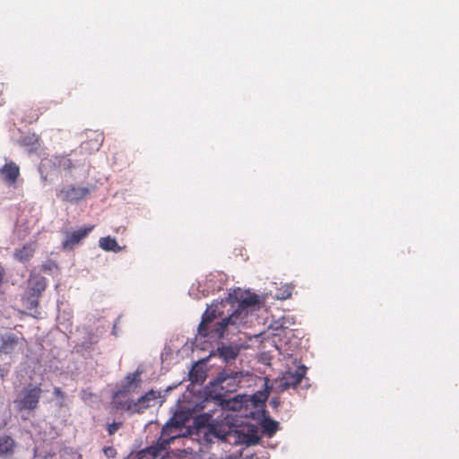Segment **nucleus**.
I'll return each instance as SVG.
<instances>
[{"instance_id":"f257e3e1","label":"nucleus","mask_w":459,"mask_h":459,"mask_svg":"<svg viewBox=\"0 0 459 459\" xmlns=\"http://www.w3.org/2000/svg\"><path fill=\"white\" fill-rule=\"evenodd\" d=\"M259 303L255 294L245 293L241 289L229 292L221 302L212 303L203 314L198 334L209 340L228 338L247 323L249 308Z\"/></svg>"},{"instance_id":"f03ea898","label":"nucleus","mask_w":459,"mask_h":459,"mask_svg":"<svg viewBox=\"0 0 459 459\" xmlns=\"http://www.w3.org/2000/svg\"><path fill=\"white\" fill-rule=\"evenodd\" d=\"M42 389L39 385L29 384L22 388L13 400L14 407L19 411H31L38 407Z\"/></svg>"},{"instance_id":"7ed1b4c3","label":"nucleus","mask_w":459,"mask_h":459,"mask_svg":"<svg viewBox=\"0 0 459 459\" xmlns=\"http://www.w3.org/2000/svg\"><path fill=\"white\" fill-rule=\"evenodd\" d=\"M225 275L221 273H211L203 281H198L195 286L193 284L189 290V294L195 299H200L199 292L202 296H207L210 292L220 290L224 284Z\"/></svg>"},{"instance_id":"20e7f679","label":"nucleus","mask_w":459,"mask_h":459,"mask_svg":"<svg viewBox=\"0 0 459 459\" xmlns=\"http://www.w3.org/2000/svg\"><path fill=\"white\" fill-rule=\"evenodd\" d=\"M198 435L202 437V441L199 444V451L202 453H208L215 443L220 446L226 439V433L216 424H209L206 427L199 428Z\"/></svg>"},{"instance_id":"39448f33","label":"nucleus","mask_w":459,"mask_h":459,"mask_svg":"<svg viewBox=\"0 0 459 459\" xmlns=\"http://www.w3.org/2000/svg\"><path fill=\"white\" fill-rule=\"evenodd\" d=\"M187 420L183 411L176 412L162 427L160 438L163 444L169 445L172 441L180 437L179 429L183 427Z\"/></svg>"},{"instance_id":"423d86ee","label":"nucleus","mask_w":459,"mask_h":459,"mask_svg":"<svg viewBox=\"0 0 459 459\" xmlns=\"http://www.w3.org/2000/svg\"><path fill=\"white\" fill-rule=\"evenodd\" d=\"M307 368L304 365L289 368L277 381L278 388L281 391L295 387L299 385L306 374Z\"/></svg>"},{"instance_id":"0eeeda50","label":"nucleus","mask_w":459,"mask_h":459,"mask_svg":"<svg viewBox=\"0 0 459 459\" xmlns=\"http://www.w3.org/2000/svg\"><path fill=\"white\" fill-rule=\"evenodd\" d=\"M25 340L13 333H6L1 336L0 355L10 357L18 354L23 350Z\"/></svg>"},{"instance_id":"6e6552de","label":"nucleus","mask_w":459,"mask_h":459,"mask_svg":"<svg viewBox=\"0 0 459 459\" xmlns=\"http://www.w3.org/2000/svg\"><path fill=\"white\" fill-rule=\"evenodd\" d=\"M143 370L137 368L134 372L126 375L125 379L118 385L117 390L115 393L116 396L126 395L131 393H134L140 388L142 384L141 375Z\"/></svg>"},{"instance_id":"1a4fd4ad","label":"nucleus","mask_w":459,"mask_h":459,"mask_svg":"<svg viewBox=\"0 0 459 459\" xmlns=\"http://www.w3.org/2000/svg\"><path fill=\"white\" fill-rule=\"evenodd\" d=\"M93 229V226H83L73 232H66L65 238L62 242L63 248L65 250L73 249Z\"/></svg>"},{"instance_id":"9d476101","label":"nucleus","mask_w":459,"mask_h":459,"mask_svg":"<svg viewBox=\"0 0 459 459\" xmlns=\"http://www.w3.org/2000/svg\"><path fill=\"white\" fill-rule=\"evenodd\" d=\"M168 444H163L161 438H159L158 443L141 450L136 459H162L168 454Z\"/></svg>"},{"instance_id":"9b49d317","label":"nucleus","mask_w":459,"mask_h":459,"mask_svg":"<svg viewBox=\"0 0 459 459\" xmlns=\"http://www.w3.org/2000/svg\"><path fill=\"white\" fill-rule=\"evenodd\" d=\"M158 398V394L153 390H150L138 397L132 404L129 403L128 409L134 412H140L143 410L152 406Z\"/></svg>"},{"instance_id":"f8f14e48","label":"nucleus","mask_w":459,"mask_h":459,"mask_svg":"<svg viewBox=\"0 0 459 459\" xmlns=\"http://www.w3.org/2000/svg\"><path fill=\"white\" fill-rule=\"evenodd\" d=\"M19 176H20V168L13 161L6 162L0 169V178L3 182H4L8 186L15 185Z\"/></svg>"},{"instance_id":"ddd939ff","label":"nucleus","mask_w":459,"mask_h":459,"mask_svg":"<svg viewBox=\"0 0 459 459\" xmlns=\"http://www.w3.org/2000/svg\"><path fill=\"white\" fill-rule=\"evenodd\" d=\"M240 349L241 345L235 342H231L229 344L221 343L217 348V354L223 361L230 362L237 358Z\"/></svg>"},{"instance_id":"4468645a","label":"nucleus","mask_w":459,"mask_h":459,"mask_svg":"<svg viewBox=\"0 0 459 459\" xmlns=\"http://www.w3.org/2000/svg\"><path fill=\"white\" fill-rule=\"evenodd\" d=\"M89 190L85 187L68 186L61 190L59 197L66 201H81L87 198Z\"/></svg>"},{"instance_id":"2eb2a0df","label":"nucleus","mask_w":459,"mask_h":459,"mask_svg":"<svg viewBox=\"0 0 459 459\" xmlns=\"http://www.w3.org/2000/svg\"><path fill=\"white\" fill-rule=\"evenodd\" d=\"M42 166H53L57 169L69 170L74 167L72 160L67 155H53L42 162Z\"/></svg>"},{"instance_id":"dca6fc26","label":"nucleus","mask_w":459,"mask_h":459,"mask_svg":"<svg viewBox=\"0 0 459 459\" xmlns=\"http://www.w3.org/2000/svg\"><path fill=\"white\" fill-rule=\"evenodd\" d=\"M47 282L45 277L31 273L28 281L27 291L29 293L40 296V294L45 290Z\"/></svg>"},{"instance_id":"f3484780","label":"nucleus","mask_w":459,"mask_h":459,"mask_svg":"<svg viewBox=\"0 0 459 459\" xmlns=\"http://www.w3.org/2000/svg\"><path fill=\"white\" fill-rule=\"evenodd\" d=\"M219 404L225 410L237 411H239L244 403L247 402L245 396L236 395L233 398L230 399H221L218 398Z\"/></svg>"},{"instance_id":"a211bd4d","label":"nucleus","mask_w":459,"mask_h":459,"mask_svg":"<svg viewBox=\"0 0 459 459\" xmlns=\"http://www.w3.org/2000/svg\"><path fill=\"white\" fill-rule=\"evenodd\" d=\"M39 296L29 293L26 291V293L23 295L22 300L23 307L28 309L29 311L32 312L34 311L35 314H33L34 317H37L39 313L37 311V307L39 304Z\"/></svg>"},{"instance_id":"6ab92c4d","label":"nucleus","mask_w":459,"mask_h":459,"mask_svg":"<svg viewBox=\"0 0 459 459\" xmlns=\"http://www.w3.org/2000/svg\"><path fill=\"white\" fill-rule=\"evenodd\" d=\"M14 441L8 436L0 437V457H9L13 454Z\"/></svg>"},{"instance_id":"aec40b11","label":"nucleus","mask_w":459,"mask_h":459,"mask_svg":"<svg viewBox=\"0 0 459 459\" xmlns=\"http://www.w3.org/2000/svg\"><path fill=\"white\" fill-rule=\"evenodd\" d=\"M99 246L101 249L108 252L118 253L122 250V247L117 244L116 238L109 236L100 238L99 240Z\"/></svg>"},{"instance_id":"412c9836","label":"nucleus","mask_w":459,"mask_h":459,"mask_svg":"<svg viewBox=\"0 0 459 459\" xmlns=\"http://www.w3.org/2000/svg\"><path fill=\"white\" fill-rule=\"evenodd\" d=\"M261 427L263 432L269 437H272L279 429V422L271 418H264L261 421Z\"/></svg>"},{"instance_id":"4be33fe9","label":"nucleus","mask_w":459,"mask_h":459,"mask_svg":"<svg viewBox=\"0 0 459 459\" xmlns=\"http://www.w3.org/2000/svg\"><path fill=\"white\" fill-rule=\"evenodd\" d=\"M56 320L58 327L62 331H68L72 327V314L70 311H60Z\"/></svg>"},{"instance_id":"5701e85b","label":"nucleus","mask_w":459,"mask_h":459,"mask_svg":"<svg viewBox=\"0 0 459 459\" xmlns=\"http://www.w3.org/2000/svg\"><path fill=\"white\" fill-rule=\"evenodd\" d=\"M34 247L32 244H26L22 248L16 250L14 255L15 258L22 262H27L33 255Z\"/></svg>"},{"instance_id":"b1692460","label":"nucleus","mask_w":459,"mask_h":459,"mask_svg":"<svg viewBox=\"0 0 459 459\" xmlns=\"http://www.w3.org/2000/svg\"><path fill=\"white\" fill-rule=\"evenodd\" d=\"M189 379L192 383L203 384L205 379V374L203 370L194 367L189 372Z\"/></svg>"},{"instance_id":"393cba45","label":"nucleus","mask_w":459,"mask_h":459,"mask_svg":"<svg viewBox=\"0 0 459 459\" xmlns=\"http://www.w3.org/2000/svg\"><path fill=\"white\" fill-rule=\"evenodd\" d=\"M291 324V319L289 316H282L272 325V328L273 330L288 329Z\"/></svg>"},{"instance_id":"a878e982","label":"nucleus","mask_w":459,"mask_h":459,"mask_svg":"<svg viewBox=\"0 0 459 459\" xmlns=\"http://www.w3.org/2000/svg\"><path fill=\"white\" fill-rule=\"evenodd\" d=\"M22 143L25 146H30L31 149H37L39 145V138L34 134L22 137Z\"/></svg>"},{"instance_id":"bb28decb","label":"nucleus","mask_w":459,"mask_h":459,"mask_svg":"<svg viewBox=\"0 0 459 459\" xmlns=\"http://www.w3.org/2000/svg\"><path fill=\"white\" fill-rule=\"evenodd\" d=\"M291 296V288L288 285L284 286L282 289L277 290L274 294V298L277 299L284 300L289 299Z\"/></svg>"},{"instance_id":"cd10ccee","label":"nucleus","mask_w":459,"mask_h":459,"mask_svg":"<svg viewBox=\"0 0 459 459\" xmlns=\"http://www.w3.org/2000/svg\"><path fill=\"white\" fill-rule=\"evenodd\" d=\"M241 375L240 372H231L230 376L227 372H221L218 377L217 380L221 383H224L228 379H232L233 381H236L238 377Z\"/></svg>"},{"instance_id":"c85d7f7f","label":"nucleus","mask_w":459,"mask_h":459,"mask_svg":"<svg viewBox=\"0 0 459 459\" xmlns=\"http://www.w3.org/2000/svg\"><path fill=\"white\" fill-rule=\"evenodd\" d=\"M53 394L58 399V401L56 403L57 405L58 406H63L64 405L65 394L62 392V390L59 387H55L54 390H53Z\"/></svg>"},{"instance_id":"c756f323","label":"nucleus","mask_w":459,"mask_h":459,"mask_svg":"<svg viewBox=\"0 0 459 459\" xmlns=\"http://www.w3.org/2000/svg\"><path fill=\"white\" fill-rule=\"evenodd\" d=\"M97 336L89 334L88 338L82 342V344L85 349H88L91 344L97 342Z\"/></svg>"},{"instance_id":"7c9ffc66","label":"nucleus","mask_w":459,"mask_h":459,"mask_svg":"<svg viewBox=\"0 0 459 459\" xmlns=\"http://www.w3.org/2000/svg\"><path fill=\"white\" fill-rule=\"evenodd\" d=\"M104 455L107 458H113L117 455V451L113 446H106L103 448Z\"/></svg>"},{"instance_id":"2f4dec72","label":"nucleus","mask_w":459,"mask_h":459,"mask_svg":"<svg viewBox=\"0 0 459 459\" xmlns=\"http://www.w3.org/2000/svg\"><path fill=\"white\" fill-rule=\"evenodd\" d=\"M103 142L102 134H96V137L94 139V143H92L91 148L98 150Z\"/></svg>"},{"instance_id":"473e14b6","label":"nucleus","mask_w":459,"mask_h":459,"mask_svg":"<svg viewBox=\"0 0 459 459\" xmlns=\"http://www.w3.org/2000/svg\"><path fill=\"white\" fill-rule=\"evenodd\" d=\"M245 443H247V445H256L258 444L259 442V437L257 435L254 434V435H251V436H247L246 437V439L244 440Z\"/></svg>"},{"instance_id":"72a5a7b5","label":"nucleus","mask_w":459,"mask_h":459,"mask_svg":"<svg viewBox=\"0 0 459 459\" xmlns=\"http://www.w3.org/2000/svg\"><path fill=\"white\" fill-rule=\"evenodd\" d=\"M120 425H121V423H117V422H113L112 424H109L108 427V434L109 435L115 434L118 430Z\"/></svg>"},{"instance_id":"f704fd0d","label":"nucleus","mask_w":459,"mask_h":459,"mask_svg":"<svg viewBox=\"0 0 459 459\" xmlns=\"http://www.w3.org/2000/svg\"><path fill=\"white\" fill-rule=\"evenodd\" d=\"M45 110H46V108H43V110H39V112H38V110H32L30 118L34 121H37L39 117V115H41Z\"/></svg>"},{"instance_id":"c9c22d12","label":"nucleus","mask_w":459,"mask_h":459,"mask_svg":"<svg viewBox=\"0 0 459 459\" xmlns=\"http://www.w3.org/2000/svg\"><path fill=\"white\" fill-rule=\"evenodd\" d=\"M269 403L273 408H277L280 404V401L277 398H272Z\"/></svg>"},{"instance_id":"e433bc0d","label":"nucleus","mask_w":459,"mask_h":459,"mask_svg":"<svg viewBox=\"0 0 459 459\" xmlns=\"http://www.w3.org/2000/svg\"><path fill=\"white\" fill-rule=\"evenodd\" d=\"M203 459H223L221 455H216L215 454H212L211 455L204 457Z\"/></svg>"},{"instance_id":"4c0bfd02","label":"nucleus","mask_w":459,"mask_h":459,"mask_svg":"<svg viewBox=\"0 0 459 459\" xmlns=\"http://www.w3.org/2000/svg\"><path fill=\"white\" fill-rule=\"evenodd\" d=\"M120 317H117V321L114 323V325H113V330H112V333L117 335V323L119 321Z\"/></svg>"},{"instance_id":"58836bf2","label":"nucleus","mask_w":459,"mask_h":459,"mask_svg":"<svg viewBox=\"0 0 459 459\" xmlns=\"http://www.w3.org/2000/svg\"><path fill=\"white\" fill-rule=\"evenodd\" d=\"M8 373L7 369H4L0 367V377H4Z\"/></svg>"},{"instance_id":"ea45409f","label":"nucleus","mask_w":459,"mask_h":459,"mask_svg":"<svg viewBox=\"0 0 459 459\" xmlns=\"http://www.w3.org/2000/svg\"><path fill=\"white\" fill-rule=\"evenodd\" d=\"M204 417H211V415H210V414H207V413H204V415H202V416H200V417L198 418V421L200 422V421H201V420H202L203 418H204Z\"/></svg>"}]
</instances>
